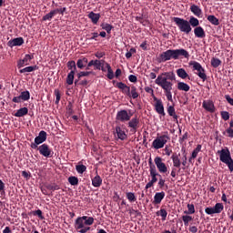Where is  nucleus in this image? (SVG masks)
Listing matches in <instances>:
<instances>
[{
    "label": "nucleus",
    "instance_id": "nucleus-41",
    "mask_svg": "<svg viewBox=\"0 0 233 233\" xmlns=\"http://www.w3.org/2000/svg\"><path fill=\"white\" fill-rule=\"evenodd\" d=\"M219 66H221V60L216 57L210 58V66L213 68H218Z\"/></svg>",
    "mask_w": 233,
    "mask_h": 233
},
{
    "label": "nucleus",
    "instance_id": "nucleus-34",
    "mask_svg": "<svg viewBox=\"0 0 233 233\" xmlns=\"http://www.w3.org/2000/svg\"><path fill=\"white\" fill-rule=\"evenodd\" d=\"M206 20H208V23H210V25H213L215 26L219 25V19H218V17H215V15H209L208 16H206Z\"/></svg>",
    "mask_w": 233,
    "mask_h": 233
},
{
    "label": "nucleus",
    "instance_id": "nucleus-19",
    "mask_svg": "<svg viewBox=\"0 0 233 233\" xmlns=\"http://www.w3.org/2000/svg\"><path fill=\"white\" fill-rule=\"evenodd\" d=\"M46 131H39V136H36V137H35V142L33 143H30V146H40L42 145L43 143L46 142Z\"/></svg>",
    "mask_w": 233,
    "mask_h": 233
},
{
    "label": "nucleus",
    "instance_id": "nucleus-2",
    "mask_svg": "<svg viewBox=\"0 0 233 233\" xmlns=\"http://www.w3.org/2000/svg\"><path fill=\"white\" fill-rule=\"evenodd\" d=\"M95 222V218H92L91 217H79L76 218L75 220V230L79 233H86L90 230V227L86 226H92V223Z\"/></svg>",
    "mask_w": 233,
    "mask_h": 233
},
{
    "label": "nucleus",
    "instance_id": "nucleus-23",
    "mask_svg": "<svg viewBox=\"0 0 233 233\" xmlns=\"http://www.w3.org/2000/svg\"><path fill=\"white\" fill-rule=\"evenodd\" d=\"M166 112L168 113V116L173 117V122H175V124L178 123V116L177 114H175L174 106L167 105V106H166Z\"/></svg>",
    "mask_w": 233,
    "mask_h": 233
},
{
    "label": "nucleus",
    "instance_id": "nucleus-18",
    "mask_svg": "<svg viewBox=\"0 0 233 233\" xmlns=\"http://www.w3.org/2000/svg\"><path fill=\"white\" fill-rule=\"evenodd\" d=\"M27 100H30V92L28 91H23L19 96L13 97V103L15 104H19L22 101L26 102Z\"/></svg>",
    "mask_w": 233,
    "mask_h": 233
},
{
    "label": "nucleus",
    "instance_id": "nucleus-60",
    "mask_svg": "<svg viewBox=\"0 0 233 233\" xmlns=\"http://www.w3.org/2000/svg\"><path fill=\"white\" fill-rule=\"evenodd\" d=\"M105 56H106V53H104V52H96V53H95V57H96V59H101Z\"/></svg>",
    "mask_w": 233,
    "mask_h": 233
},
{
    "label": "nucleus",
    "instance_id": "nucleus-52",
    "mask_svg": "<svg viewBox=\"0 0 233 233\" xmlns=\"http://www.w3.org/2000/svg\"><path fill=\"white\" fill-rule=\"evenodd\" d=\"M182 221L184 222V226H188V222L193 221V217L182 216Z\"/></svg>",
    "mask_w": 233,
    "mask_h": 233
},
{
    "label": "nucleus",
    "instance_id": "nucleus-42",
    "mask_svg": "<svg viewBox=\"0 0 233 233\" xmlns=\"http://www.w3.org/2000/svg\"><path fill=\"white\" fill-rule=\"evenodd\" d=\"M177 77L179 78H182V79L188 78V74L186 73V70H184V68L177 69Z\"/></svg>",
    "mask_w": 233,
    "mask_h": 233
},
{
    "label": "nucleus",
    "instance_id": "nucleus-55",
    "mask_svg": "<svg viewBox=\"0 0 233 233\" xmlns=\"http://www.w3.org/2000/svg\"><path fill=\"white\" fill-rule=\"evenodd\" d=\"M55 15H56V14H51V13L46 14V15H44V17H42V20L51 21L52 17H55Z\"/></svg>",
    "mask_w": 233,
    "mask_h": 233
},
{
    "label": "nucleus",
    "instance_id": "nucleus-35",
    "mask_svg": "<svg viewBox=\"0 0 233 233\" xmlns=\"http://www.w3.org/2000/svg\"><path fill=\"white\" fill-rule=\"evenodd\" d=\"M177 90L182 92H188L190 90V86H188V84H186L184 82H178Z\"/></svg>",
    "mask_w": 233,
    "mask_h": 233
},
{
    "label": "nucleus",
    "instance_id": "nucleus-64",
    "mask_svg": "<svg viewBox=\"0 0 233 233\" xmlns=\"http://www.w3.org/2000/svg\"><path fill=\"white\" fill-rule=\"evenodd\" d=\"M188 232L190 233H198V227L192 226L188 228Z\"/></svg>",
    "mask_w": 233,
    "mask_h": 233
},
{
    "label": "nucleus",
    "instance_id": "nucleus-4",
    "mask_svg": "<svg viewBox=\"0 0 233 233\" xmlns=\"http://www.w3.org/2000/svg\"><path fill=\"white\" fill-rule=\"evenodd\" d=\"M119 90H122V94L126 96H128L133 99L139 97V93H137V87L135 86H126L123 82H117V85L115 86Z\"/></svg>",
    "mask_w": 233,
    "mask_h": 233
},
{
    "label": "nucleus",
    "instance_id": "nucleus-28",
    "mask_svg": "<svg viewBox=\"0 0 233 233\" xmlns=\"http://www.w3.org/2000/svg\"><path fill=\"white\" fill-rule=\"evenodd\" d=\"M165 197L166 193H164V191L155 193V196L153 197V205H159L161 200H164Z\"/></svg>",
    "mask_w": 233,
    "mask_h": 233
},
{
    "label": "nucleus",
    "instance_id": "nucleus-30",
    "mask_svg": "<svg viewBox=\"0 0 233 233\" xmlns=\"http://www.w3.org/2000/svg\"><path fill=\"white\" fill-rule=\"evenodd\" d=\"M195 37H198L199 39H204L206 37V33L204 32V28L201 26L195 27V29L192 30Z\"/></svg>",
    "mask_w": 233,
    "mask_h": 233
},
{
    "label": "nucleus",
    "instance_id": "nucleus-21",
    "mask_svg": "<svg viewBox=\"0 0 233 233\" xmlns=\"http://www.w3.org/2000/svg\"><path fill=\"white\" fill-rule=\"evenodd\" d=\"M202 108L210 114L215 113V105L213 104V101L204 100V102H202Z\"/></svg>",
    "mask_w": 233,
    "mask_h": 233
},
{
    "label": "nucleus",
    "instance_id": "nucleus-20",
    "mask_svg": "<svg viewBox=\"0 0 233 233\" xmlns=\"http://www.w3.org/2000/svg\"><path fill=\"white\" fill-rule=\"evenodd\" d=\"M106 68H108V74L106 75V77H107L110 80L114 79L115 77H119V76H121V69L115 70L114 73L112 72V68L110 67L109 64H106Z\"/></svg>",
    "mask_w": 233,
    "mask_h": 233
},
{
    "label": "nucleus",
    "instance_id": "nucleus-40",
    "mask_svg": "<svg viewBox=\"0 0 233 233\" xmlns=\"http://www.w3.org/2000/svg\"><path fill=\"white\" fill-rule=\"evenodd\" d=\"M46 189L49 191H57L60 189L59 185H56V183H50L46 184Z\"/></svg>",
    "mask_w": 233,
    "mask_h": 233
},
{
    "label": "nucleus",
    "instance_id": "nucleus-16",
    "mask_svg": "<svg viewBox=\"0 0 233 233\" xmlns=\"http://www.w3.org/2000/svg\"><path fill=\"white\" fill-rule=\"evenodd\" d=\"M153 101H155V112L159 116H166V113L164 112V104L161 102V99L153 96Z\"/></svg>",
    "mask_w": 233,
    "mask_h": 233
},
{
    "label": "nucleus",
    "instance_id": "nucleus-51",
    "mask_svg": "<svg viewBox=\"0 0 233 233\" xmlns=\"http://www.w3.org/2000/svg\"><path fill=\"white\" fill-rule=\"evenodd\" d=\"M75 169L76 170V173L84 174V172H86V166H84V165H76L75 167Z\"/></svg>",
    "mask_w": 233,
    "mask_h": 233
},
{
    "label": "nucleus",
    "instance_id": "nucleus-17",
    "mask_svg": "<svg viewBox=\"0 0 233 233\" xmlns=\"http://www.w3.org/2000/svg\"><path fill=\"white\" fill-rule=\"evenodd\" d=\"M128 122L127 127L130 128V133H137V129H139V118L135 116L133 119L126 121Z\"/></svg>",
    "mask_w": 233,
    "mask_h": 233
},
{
    "label": "nucleus",
    "instance_id": "nucleus-57",
    "mask_svg": "<svg viewBox=\"0 0 233 233\" xmlns=\"http://www.w3.org/2000/svg\"><path fill=\"white\" fill-rule=\"evenodd\" d=\"M33 216H36V218H39V219H43L41 209H36V211H34Z\"/></svg>",
    "mask_w": 233,
    "mask_h": 233
},
{
    "label": "nucleus",
    "instance_id": "nucleus-50",
    "mask_svg": "<svg viewBox=\"0 0 233 233\" xmlns=\"http://www.w3.org/2000/svg\"><path fill=\"white\" fill-rule=\"evenodd\" d=\"M61 100V94L59 93V89H55V105H58Z\"/></svg>",
    "mask_w": 233,
    "mask_h": 233
},
{
    "label": "nucleus",
    "instance_id": "nucleus-39",
    "mask_svg": "<svg viewBox=\"0 0 233 233\" xmlns=\"http://www.w3.org/2000/svg\"><path fill=\"white\" fill-rule=\"evenodd\" d=\"M36 69H37L36 66L24 67L23 69L19 70V74L35 72Z\"/></svg>",
    "mask_w": 233,
    "mask_h": 233
},
{
    "label": "nucleus",
    "instance_id": "nucleus-1",
    "mask_svg": "<svg viewBox=\"0 0 233 233\" xmlns=\"http://www.w3.org/2000/svg\"><path fill=\"white\" fill-rule=\"evenodd\" d=\"M150 79H155V85H157L162 90H164V96H166V100L168 102H173V81H175V74L173 72L162 73L159 76L155 75V73H150L148 75Z\"/></svg>",
    "mask_w": 233,
    "mask_h": 233
},
{
    "label": "nucleus",
    "instance_id": "nucleus-48",
    "mask_svg": "<svg viewBox=\"0 0 233 233\" xmlns=\"http://www.w3.org/2000/svg\"><path fill=\"white\" fill-rule=\"evenodd\" d=\"M68 183L70 186L79 185V178H76V177H68Z\"/></svg>",
    "mask_w": 233,
    "mask_h": 233
},
{
    "label": "nucleus",
    "instance_id": "nucleus-22",
    "mask_svg": "<svg viewBox=\"0 0 233 233\" xmlns=\"http://www.w3.org/2000/svg\"><path fill=\"white\" fill-rule=\"evenodd\" d=\"M106 65H108V63L104 60H90L88 67L95 66L96 70H99V67H106Z\"/></svg>",
    "mask_w": 233,
    "mask_h": 233
},
{
    "label": "nucleus",
    "instance_id": "nucleus-32",
    "mask_svg": "<svg viewBox=\"0 0 233 233\" xmlns=\"http://www.w3.org/2000/svg\"><path fill=\"white\" fill-rule=\"evenodd\" d=\"M190 13H193L195 17H201V9L196 5H190Z\"/></svg>",
    "mask_w": 233,
    "mask_h": 233
},
{
    "label": "nucleus",
    "instance_id": "nucleus-6",
    "mask_svg": "<svg viewBox=\"0 0 233 233\" xmlns=\"http://www.w3.org/2000/svg\"><path fill=\"white\" fill-rule=\"evenodd\" d=\"M173 23L175 25H177L179 32L184 33L185 35L190 34V31H193V25H189L188 22H186V19L179 17H173Z\"/></svg>",
    "mask_w": 233,
    "mask_h": 233
},
{
    "label": "nucleus",
    "instance_id": "nucleus-47",
    "mask_svg": "<svg viewBox=\"0 0 233 233\" xmlns=\"http://www.w3.org/2000/svg\"><path fill=\"white\" fill-rule=\"evenodd\" d=\"M126 199H128V202L133 203L137 201V198L135 197V193L127 192L126 193Z\"/></svg>",
    "mask_w": 233,
    "mask_h": 233
},
{
    "label": "nucleus",
    "instance_id": "nucleus-26",
    "mask_svg": "<svg viewBox=\"0 0 233 233\" xmlns=\"http://www.w3.org/2000/svg\"><path fill=\"white\" fill-rule=\"evenodd\" d=\"M88 58L86 57H81L76 60V62H75V66H76V67H79V70H84V67L88 66Z\"/></svg>",
    "mask_w": 233,
    "mask_h": 233
},
{
    "label": "nucleus",
    "instance_id": "nucleus-29",
    "mask_svg": "<svg viewBox=\"0 0 233 233\" xmlns=\"http://www.w3.org/2000/svg\"><path fill=\"white\" fill-rule=\"evenodd\" d=\"M23 45V37H16L15 39H10L8 41V46L10 48L15 47V46H21Z\"/></svg>",
    "mask_w": 233,
    "mask_h": 233
},
{
    "label": "nucleus",
    "instance_id": "nucleus-3",
    "mask_svg": "<svg viewBox=\"0 0 233 233\" xmlns=\"http://www.w3.org/2000/svg\"><path fill=\"white\" fill-rule=\"evenodd\" d=\"M183 157L179 158V155L173 154L170 156V160L173 161V167L179 168L180 167H186L187 164L193 165V160L195 158H190L186 157V149L182 148Z\"/></svg>",
    "mask_w": 233,
    "mask_h": 233
},
{
    "label": "nucleus",
    "instance_id": "nucleus-25",
    "mask_svg": "<svg viewBox=\"0 0 233 233\" xmlns=\"http://www.w3.org/2000/svg\"><path fill=\"white\" fill-rule=\"evenodd\" d=\"M31 60H32V56L25 55L23 59L16 62V67H18L20 69L23 66H26L27 65H29V63H27V62H29Z\"/></svg>",
    "mask_w": 233,
    "mask_h": 233
},
{
    "label": "nucleus",
    "instance_id": "nucleus-31",
    "mask_svg": "<svg viewBox=\"0 0 233 233\" xmlns=\"http://www.w3.org/2000/svg\"><path fill=\"white\" fill-rule=\"evenodd\" d=\"M100 17L101 15L95 12L88 13V19H90V22L93 23V25H96V23L99 22Z\"/></svg>",
    "mask_w": 233,
    "mask_h": 233
},
{
    "label": "nucleus",
    "instance_id": "nucleus-9",
    "mask_svg": "<svg viewBox=\"0 0 233 233\" xmlns=\"http://www.w3.org/2000/svg\"><path fill=\"white\" fill-rule=\"evenodd\" d=\"M168 141H170V137H168V135L159 136L153 140V148H155V150L164 148L166 147V143H168Z\"/></svg>",
    "mask_w": 233,
    "mask_h": 233
},
{
    "label": "nucleus",
    "instance_id": "nucleus-15",
    "mask_svg": "<svg viewBox=\"0 0 233 233\" xmlns=\"http://www.w3.org/2000/svg\"><path fill=\"white\" fill-rule=\"evenodd\" d=\"M180 57L181 56L179 55L162 53L159 54V63H165L166 61L170 60H178Z\"/></svg>",
    "mask_w": 233,
    "mask_h": 233
},
{
    "label": "nucleus",
    "instance_id": "nucleus-59",
    "mask_svg": "<svg viewBox=\"0 0 233 233\" xmlns=\"http://www.w3.org/2000/svg\"><path fill=\"white\" fill-rule=\"evenodd\" d=\"M224 134H228V137L229 138H233V128H227V131H225Z\"/></svg>",
    "mask_w": 233,
    "mask_h": 233
},
{
    "label": "nucleus",
    "instance_id": "nucleus-44",
    "mask_svg": "<svg viewBox=\"0 0 233 233\" xmlns=\"http://www.w3.org/2000/svg\"><path fill=\"white\" fill-rule=\"evenodd\" d=\"M100 27L101 30L106 31V33H108V35L110 34V31H112V25L110 24L101 23Z\"/></svg>",
    "mask_w": 233,
    "mask_h": 233
},
{
    "label": "nucleus",
    "instance_id": "nucleus-63",
    "mask_svg": "<svg viewBox=\"0 0 233 233\" xmlns=\"http://www.w3.org/2000/svg\"><path fill=\"white\" fill-rule=\"evenodd\" d=\"M128 81H130V83H137V76L133 75L128 76Z\"/></svg>",
    "mask_w": 233,
    "mask_h": 233
},
{
    "label": "nucleus",
    "instance_id": "nucleus-58",
    "mask_svg": "<svg viewBox=\"0 0 233 233\" xmlns=\"http://www.w3.org/2000/svg\"><path fill=\"white\" fill-rule=\"evenodd\" d=\"M156 183H157V187H159V188H164L166 180H164V178H159Z\"/></svg>",
    "mask_w": 233,
    "mask_h": 233
},
{
    "label": "nucleus",
    "instance_id": "nucleus-33",
    "mask_svg": "<svg viewBox=\"0 0 233 233\" xmlns=\"http://www.w3.org/2000/svg\"><path fill=\"white\" fill-rule=\"evenodd\" d=\"M101 182H102V179L98 174L95 175V177L93 178H91V184H93V187H101Z\"/></svg>",
    "mask_w": 233,
    "mask_h": 233
},
{
    "label": "nucleus",
    "instance_id": "nucleus-49",
    "mask_svg": "<svg viewBox=\"0 0 233 233\" xmlns=\"http://www.w3.org/2000/svg\"><path fill=\"white\" fill-rule=\"evenodd\" d=\"M92 74L91 71H81L79 74H76V79H81V77L88 76Z\"/></svg>",
    "mask_w": 233,
    "mask_h": 233
},
{
    "label": "nucleus",
    "instance_id": "nucleus-56",
    "mask_svg": "<svg viewBox=\"0 0 233 233\" xmlns=\"http://www.w3.org/2000/svg\"><path fill=\"white\" fill-rule=\"evenodd\" d=\"M163 148H164V153L166 157H171L170 155L173 154V149H170V147L168 146H166Z\"/></svg>",
    "mask_w": 233,
    "mask_h": 233
},
{
    "label": "nucleus",
    "instance_id": "nucleus-45",
    "mask_svg": "<svg viewBox=\"0 0 233 233\" xmlns=\"http://www.w3.org/2000/svg\"><path fill=\"white\" fill-rule=\"evenodd\" d=\"M155 214L157 215V217H161L162 221H166V217L168 216V212H166V209L164 208L159 209V211L156 212Z\"/></svg>",
    "mask_w": 233,
    "mask_h": 233
},
{
    "label": "nucleus",
    "instance_id": "nucleus-46",
    "mask_svg": "<svg viewBox=\"0 0 233 233\" xmlns=\"http://www.w3.org/2000/svg\"><path fill=\"white\" fill-rule=\"evenodd\" d=\"M201 151V145H198L197 147L193 150V153L190 154V159L198 158V154Z\"/></svg>",
    "mask_w": 233,
    "mask_h": 233
},
{
    "label": "nucleus",
    "instance_id": "nucleus-37",
    "mask_svg": "<svg viewBox=\"0 0 233 233\" xmlns=\"http://www.w3.org/2000/svg\"><path fill=\"white\" fill-rule=\"evenodd\" d=\"M74 84H75V86H88V80L79 81V78L75 79V76H73V85Z\"/></svg>",
    "mask_w": 233,
    "mask_h": 233
},
{
    "label": "nucleus",
    "instance_id": "nucleus-53",
    "mask_svg": "<svg viewBox=\"0 0 233 233\" xmlns=\"http://www.w3.org/2000/svg\"><path fill=\"white\" fill-rule=\"evenodd\" d=\"M64 13H66V7L60 8V9L52 10L48 14H55V15L59 14L61 15H64Z\"/></svg>",
    "mask_w": 233,
    "mask_h": 233
},
{
    "label": "nucleus",
    "instance_id": "nucleus-12",
    "mask_svg": "<svg viewBox=\"0 0 233 233\" xmlns=\"http://www.w3.org/2000/svg\"><path fill=\"white\" fill-rule=\"evenodd\" d=\"M66 66H67L68 70H70V73H68V76H66V84H67L68 86H72V76H75V72L76 71V66L75 65V61H68L67 64H66Z\"/></svg>",
    "mask_w": 233,
    "mask_h": 233
},
{
    "label": "nucleus",
    "instance_id": "nucleus-14",
    "mask_svg": "<svg viewBox=\"0 0 233 233\" xmlns=\"http://www.w3.org/2000/svg\"><path fill=\"white\" fill-rule=\"evenodd\" d=\"M162 53L179 56H182L186 59H188L190 57V55L188 54V51H186V49H168V50H166Z\"/></svg>",
    "mask_w": 233,
    "mask_h": 233
},
{
    "label": "nucleus",
    "instance_id": "nucleus-38",
    "mask_svg": "<svg viewBox=\"0 0 233 233\" xmlns=\"http://www.w3.org/2000/svg\"><path fill=\"white\" fill-rule=\"evenodd\" d=\"M186 23H188V25H193V27H195V28L199 26V20H198V18H195V16H190L188 21L186 20Z\"/></svg>",
    "mask_w": 233,
    "mask_h": 233
},
{
    "label": "nucleus",
    "instance_id": "nucleus-5",
    "mask_svg": "<svg viewBox=\"0 0 233 233\" xmlns=\"http://www.w3.org/2000/svg\"><path fill=\"white\" fill-rule=\"evenodd\" d=\"M218 155L219 156V161L228 167V171L233 172V158L230 157V151H228V148L225 147L221 150H218Z\"/></svg>",
    "mask_w": 233,
    "mask_h": 233
},
{
    "label": "nucleus",
    "instance_id": "nucleus-27",
    "mask_svg": "<svg viewBox=\"0 0 233 233\" xmlns=\"http://www.w3.org/2000/svg\"><path fill=\"white\" fill-rule=\"evenodd\" d=\"M115 134L117 135V139L125 141L127 138L126 132L121 129L120 126L115 127Z\"/></svg>",
    "mask_w": 233,
    "mask_h": 233
},
{
    "label": "nucleus",
    "instance_id": "nucleus-13",
    "mask_svg": "<svg viewBox=\"0 0 233 233\" xmlns=\"http://www.w3.org/2000/svg\"><path fill=\"white\" fill-rule=\"evenodd\" d=\"M224 210V205L221 203H217L213 208H206L204 209V212L206 215H214V214H220L221 211Z\"/></svg>",
    "mask_w": 233,
    "mask_h": 233
},
{
    "label": "nucleus",
    "instance_id": "nucleus-61",
    "mask_svg": "<svg viewBox=\"0 0 233 233\" xmlns=\"http://www.w3.org/2000/svg\"><path fill=\"white\" fill-rule=\"evenodd\" d=\"M178 171H179V170H177V168L173 167V169L170 170V177H177Z\"/></svg>",
    "mask_w": 233,
    "mask_h": 233
},
{
    "label": "nucleus",
    "instance_id": "nucleus-7",
    "mask_svg": "<svg viewBox=\"0 0 233 233\" xmlns=\"http://www.w3.org/2000/svg\"><path fill=\"white\" fill-rule=\"evenodd\" d=\"M30 148H33L36 151H39V155L41 157H44L46 158H51L53 155H55V152L52 151V148H50V146H47V144H42V145H30Z\"/></svg>",
    "mask_w": 233,
    "mask_h": 233
},
{
    "label": "nucleus",
    "instance_id": "nucleus-43",
    "mask_svg": "<svg viewBox=\"0 0 233 233\" xmlns=\"http://www.w3.org/2000/svg\"><path fill=\"white\" fill-rule=\"evenodd\" d=\"M186 208H187L188 210L184 211V214L186 215L195 214V206L193 204L186 205Z\"/></svg>",
    "mask_w": 233,
    "mask_h": 233
},
{
    "label": "nucleus",
    "instance_id": "nucleus-54",
    "mask_svg": "<svg viewBox=\"0 0 233 233\" xmlns=\"http://www.w3.org/2000/svg\"><path fill=\"white\" fill-rule=\"evenodd\" d=\"M219 116H222V120H224V121H228V119L230 117L228 112H227V111L219 112Z\"/></svg>",
    "mask_w": 233,
    "mask_h": 233
},
{
    "label": "nucleus",
    "instance_id": "nucleus-11",
    "mask_svg": "<svg viewBox=\"0 0 233 233\" xmlns=\"http://www.w3.org/2000/svg\"><path fill=\"white\" fill-rule=\"evenodd\" d=\"M115 120L122 123L128 122L129 120H132V113L130 110H119L117 111V115L115 116Z\"/></svg>",
    "mask_w": 233,
    "mask_h": 233
},
{
    "label": "nucleus",
    "instance_id": "nucleus-24",
    "mask_svg": "<svg viewBox=\"0 0 233 233\" xmlns=\"http://www.w3.org/2000/svg\"><path fill=\"white\" fill-rule=\"evenodd\" d=\"M149 173H150V181L149 182H157V181H159V179H161V175H159V173H157L155 170V166L150 165ZM157 177H159V178H157Z\"/></svg>",
    "mask_w": 233,
    "mask_h": 233
},
{
    "label": "nucleus",
    "instance_id": "nucleus-8",
    "mask_svg": "<svg viewBox=\"0 0 233 233\" xmlns=\"http://www.w3.org/2000/svg\"><path fill=\"white\" fill-rule=\"evenodd\" d=\"M154 162L155 165L152 164L151 160H148V165L155 167L156 171L159 172V174L168 173V167L166 166L163 158L160 157H155ZM148 171H150V169H148Z\"/></svg>",
    "mask_w": 233,
    "mask_h": 233
},
{
    "label": "nucleus",
    "instance_id": "nucleus-36",
    "mask_svg": "<svg viewBox=\"0 0 233 233\" xmlns=\"http://www.w3.org/2000/svg\"><path fill=\"white\" fill-rule=\"evenodd\" d=\"M27 115V107H21L15 113V117H23Z\"/></svg>",
    "mask_w": 233,
    "mask_h": 233
},
{
    "label": "nucleus",
    "instance_id": "nucleus-10",
    "mask_svg": "<svg viewBox=\"0 0 233 233\" xmlns=\"http://www.w3.org/2000/svg\"><path fill=\"white\" fill-rule=\"evenodd\" d=\"M189 66H193V71H195V75H197L199 79L206 81V71L204 70V67H201V65L198 62L192 61L189 63Z\"/></svg>",
    "mask_w": 233,
    "mask_h": 233
},
{
    "label": "nucleus",
    "instance_id": "nucleus-62",
    "mask_svg": "<svg viewBox=\"0 0 233 233\" xmlns=\"http://www.w3.org/2000/svg\"><path fill=\"white\" fill-rule=\"evenodd\" d=\"M224 99H227V102L228 103V105H231V106H233V98H230V96L227 95V96H224Z\"/></svg>",
    "mask_w": 233,
    "mask_h": 233
}]
</instances>
